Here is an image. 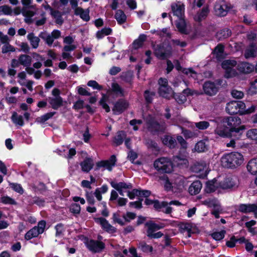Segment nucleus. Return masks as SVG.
Listing matches in <instances>:
<instances>
[{
  "label": "nucleus",
  "instance_id": "5701e85b",
  "mask_svg": "<svg viewBox=\"0 0 257 257\" xmlns=\"http://www.w3.org/2000/svg\"><path fill=\"white\" fill-rule=\"evenodd\" d=\"M202 186V185L200 181H195L189 186L188 192L191 195H196L200 192Z\"/></svg>",
  "mask_w": 257,
  "mask_h": 257
},
{
  "label": "nucleus",
  "instance_id": "09e8293b",
  "mask_svg": "<svg viewBox=\"0 0 257 257\" xmlns=\"http://www.w3.org/2000/svg\"><path fill=\"white\" fill-rule=\"evenodd\" d=\"M226 231L222 230L219 232H214L211 234L212 237L216 241H220L222 240L225 236Z\"/></svg>",
  "mask_w": 257,
  "mask_h": 257
},
{
  "label": "nucleus",
  "instance_id": "393cba45",
  "mask_svg": "<svg viewBox=\"0 0 257 257\" xmlns=\"http://www.w3.org/2000/svg\"><path fill=\"white\" fill-rule=\"evenodd\" d=\"M147 36L146 35L142 34L139 35L138 39L135 40L132 43V47L134 50H138L143 47L144 44L146 41Z\"/></svg>",
  "mask_w": 257,
  "mask_h": 257
},
{
  "label": "nucleus",
  "instance_id": "de8ad7c7",
  "mask_svg": "<svg viewBox=\"0 0 257 257\" xmlns=\"http://www.w3.org/2000/svg\"><path fill=\"white\" fill-rule=\"evenodd\" d=\"M31 203L32 204H36L40 207H43L45 205V200L44 198L35 196L33 198Z\"/></svg>",
  "mask_w": 257,
  "mask_h": 257
},
{
  "label": "nucleus",
  "instance_id": "f257e3e1",
  "mask_svg": "<svg viewBox=\"0 0 257 257\" xmlns=\"http://www.w3.org/2000/svg\"><path fill=\"white\" fill-rule=\"evenodd\" d=\"M241 120L238 116H224L220 118L215 130V133L222 138L239 139L245 130L241 125Z\"/></svg>",
  "mask_w": 257,
  "mask_h": 257
},
{
  "label": "nucleus",
  "instance_id": "2eb2a0df",
  "mask_svg": "<svg viewBox=\"0 0 257 257\" xmlns=\"http://www.w3.org/2000/svg\"><path fill=\"white\" fill-rule=\"evenodd\" d=\"M172 163L173 167L181 168L187 167L188 164V161L186 156L179 154L173 156Z\"/></svg>",
  "mask_w": 257,
  "mask_h": 257
},
{
  "label": "nucleus",
  "instance_id": "9d476101",
  "mask_svg": "<svg viewBox=\"0 0 257 257\" xmlns=\"http://www.w3.org/2000/svg\"><path fill=\"white\" fill-rule=\"evenodd\" d=\"M203 90L206 95L212 96L217 93L219 91V87L216 86L215 82L208 80L203 84Z\"/></svg>",
  "mask_w": 257,
  "mask_h": 257
},
{
  "label": "nucleus",
  "instance_id": "3c124183",
  "mask_svg": "<svg viewBox=\"0 0 257 257\" xmlns=\"http://www.w3.org/2000/svg\"><path fill=\"white\" fill-rule=\"evenodd\" d=\"M1 202L4 204L16 205L17 204L13 198L8 196L2 197Z\"/></svg>",
  "mask_w": 257,
  "mask_h": 257
},
{
  "label": "nucleus",
  "instance_id": "774afa93",
  "mask_svg": "<svg viewBox=\"0 0 257 257\" xmlns=\"http://www.w3.org/2000/svg\"><path fill=\"white\" fill-rule=\"evenodd\" d=\"M237 242V238L234 235H232L229 240L226 242V245L229 248H233Z\"/></svg>",
  "mask_w": 257,
  "mask_h": 257
},
{
  "label": "nucleus",
  "instance_id": "b1692460",
  "mask_svg": "<svg viewBox=\"0 0 257 257\" xmlns=\"http://www.w3.org/2000/svg\"><path fill=\"white\" fill-rule=\"evenodd\" d=\"M48 100L51 107L55 110H57L63 105V100L61 96H59V97H49Z\"/></svg>",
  "mask_w": 257,
  "mask_h": 257
},
{
  "label": "nucleus",
  "instance_id": "680f3d73",
  "mask_svg": "<svg viewBox=\"0 0 257 257\" xmlns=\"http://www.w3.org/2000/svg\"><path fill=\"white\" fill-rule=\"evenodd\" d=\"M55 228L56 229L55 236L56 237L59 236L62 234L64 231V224L62 223H58L55 226Z\"/></svg>",
  "mask_w": 257,
  "mask_h": 257
},
{
  "label": "nucleus",
  "instance_id": "13d9d810",
  "mask_svg": "<svg viewBox=\"0 0 257 257\" xmlns=\"http://www.w3.org/2000/svg\"><path fill=\"white\" fill-rule=\"evenodd\" d=\"M87 85L89 87L93 88V89H94L101 90L103 89V86L101 85H99L95 80H89L87 82Z\"/></svg>",
  "mask_w": 257,
  "mask_h": 257
},
{
  "label": "nucleus",
  "instance_id": "cd10ccee",
  "mask_svg": "<svg viewBox=\"0 0 257 257\" xmlns=\"http://www.w3.org/2000/svg\"><path fill=\"white\" fill-rule=\"evenodd\" d=\"M126 137V134L123 131H118L116 135L114 137L113 142L116 146H118L123 143L124 138Z\"/></svg>",
  "mask_w": 257,
  "mask_h": 257
},
{
  "label": "nucleus",
  "instance_id": "6ab92c4d",
  "mask_svg": "<svg viewBox=\"0 0 257 257\" xmlns=\"http://www.w3.org/2000/svg\"><path fill=\"white\" fill-rule=\"evenodd\" d=\"M172 88L171 86H168L165 87H159L158 88V93L159 95L167 99H170L173 95Z\"/></svg>",
  "mask_w": 257,
  "mask_h": 257
},
{
  "label": "nucleus",
  "instance_id": "6e6d98bb",
  "mask_svg": "<svg viewBox=\"0 0 257 257\" xmlns=\"http://www.w3.org/2000/svg\"><path fill=\"white\" fill-rule=\"evenodd\" d=\"M139 248L144 252H152L153 248L152 246L147 244L146 242H141L139 244Z\"/></svg>",
  "mask_w": 257,
  "mask_h": 257
},
{
  "label": "nucleus",
  "instance_id": "bb28decb",
  "mask_svg": "<svg viewBox=\"0 0 257 257\" xmlns=\"http://www.w3.org/2000/svg\"><path fill=\"white\" fill-rule=\"evenodd\" d=\"M224 46L221 43L218 44L214 49L212 53L215 55L216 58L218 60H220L224 58L223 54L224 52Z\"/></svg>",
  "mask_w": 257,
  "mask_h": 257
},
{
  "label": "nucleus",
  "instance_id": "4c0bfd02",
  "mask_svg": "<svg viewBox=\"0 0 257 257\" xmlns=\"http://www.w3.org/2000/svg\"><path fill=\"white\" fill-rule=\"evenodd\" d=\"M27 38L30 41L31 45L33 48L36 49L38 47L40 41L39 37L35 36L33 33H31L28 35Z\"/></svg>",
  "mask_w": 257,
  "mask_h": 257
},
{
  "label": "nucleus",
  "instance_id": "c9c22d12",
  "mask_svg": "<svg viewBox=\"0 0 257 257\" xmlns=\"http://www.w3.org/2000/svg\"><path fill=\"white\" fill-rule=\"evenodd\" d=\"M11 119L13 122L16 124L19 125L21 126L24 125V121L23 117L21 115H18L17 112L14 111L11 116Z\"/></svg>",
  "mask_w": 257,
  "mask_h": 257
},
{
  "label": "nucleus",
  "instance_id": "a211bd4d",
  "mask_svg": "<svg viewBox=\"0 0 257 257\" xmlns=\"http://www.w3.org/2000/svg\"><path fill=\"white\" fill-rule=\"evenodd\" d=\"M237 69L240 73L248 74L253 71L254 66L248 62H243L238 65Z\"/></svg>",
  "mask_w": 257,
  "mask_h": 257
},
{
  "label": "nucleus",
  "instance_id": "f8f14e48",
  "mask_svg": "<svg viewBox=\"0 0 257 257\" xmlns=\"http://www.w3.org/2000/svg\"><path fill=\"white\" fill-rule=\"evenodd\" d=\"M236 210L243 213L253 212L257 218V205L255 204H240L237 206Z\"/></svg>",
  "mask_w": 257,
  "mask_h": 257
},
{
  "label": "nucleus",
  "instance_id": "5fc2aeb1",
  "mask_svg": "<svg viewBox=\"0 0 257 257\" xmlns=\"http://www.w3.org/2000/svg\"><path fill=\"white\" fill-rule=\"evenodd\" d=\"M11 188L14 190L15 192L23 194L24 193V189L21 184L12 183L10 184Z\"/></svg>",
  "mask_w": 257,
  "mask_h": 257
},
{
  "label": "nucleus",
  "instance_id": "0e129e2a",
  "mask_svg": "<svg viewBox=\"0 0 257 257\" xmlns=\"http://www.w3.org/2000/svg\"><path fill=\"white\" fill-rule=\"evenodd\" d=\"M236 74L235 70L232 68H228L227 70H225L224 76L226 78H230L235 76Z\"/></svg>",
  "mask_w": 257,
  "mask_h": 257
},
{
  "label": "nucleus",
  "instance_id": "c756f323",
  "mask_svg": "<svg viewBox=\"0 0 257 257\" xmlns=\"http://www.w3.org/2000/svg\"><path fill=\"white\" fill-rule=\"evenodd\" d=\"M145 226L147 227V235L158 230V228H159L158 226V224L152 220L146 222L145 223Z\"/></svg>",
  "mask_w": 257,
  "mask_h": 257
},
{
  "label": "nucleus",
  "instance_id": "a18cd8bd",
  "mask_svg": "<svg viewBox=\"0 0 257 257\" xmlns=\"http://www.w3.org/2000/svg\"><path fill=\"white\" fill-rule=\"evenodd\" d=\"M172 98H174L179 104L184 103L187 100L186 97L184 94L180 93H177L174 91L173 92Z\"/></svg>",
  "mask_w": 257,
  "mask_h": 257
},
{
  "label": "nucleus",
  "instance_id": "e433bc0d",
  "mask_svg": "<svg viewBox=\"0 0 257 257\" xmlns=\"http://www.w3.org/2000/svg\"><path fill=\"white\" fill-rule=\"evenodd\" d=\"M209 13V9L207 7H204L202 8L201 12L197 14V16L195 18L196 21L201 22L203 20L206 19Z\"/></svg>",
  "mask_w": 257,
  "mask_h": 257
},
{
  "label": "nucleus",
  "instance_id": "6e6552de",
  "mask_svg": "<svg viewBox=\"0 0 257 257\" xmlns=\"http://www.w3.org/2000/svg\"><path fill=\"white\" fill-rule=\"evenodd\" d=\"M231 8L228 6L225 1H220L216 2L214 10L215 14L219 17L225 16Z\"/></svg>",
  "mask_w": 257,
  "mask_h": 257
},
{
  "label": "nucleus",
  "instance_id": "4be33fe9",
  "mask_svg": "<svg viewBox=\"0 0 257 257\" xmlns=\"http://www.w3.org/2000/svg\"><path fill=\"white\" fill-rule=\"evenodd\" d=\"M74 14L76 16H79L85 22H88L90 20L89 10L88 9L84 10L82 8H77L74 10Z\"/></svg>",
  "mask_w": 257,
  "mask_h": 257
},
{
  "label": "nucleus",
  "instance_id": "aec40b11",
  "mask_svg": "<svg viewBox=\"0 0 257 257\" xmlns=\"http://www.w3.org/2000/svg\"><path fill=\"white\" fill-rule=\"evenodd\" d=\"M111 93L116 97H124L126 95L124 90L116 82L111 83Z\"/></svg>",
  "mask_w": 257,
  "mask_h": 257
},
{
  "label": "nucleus",
  "instance_id": "ea45409f",
  "mask_svg": "<svg viewBox=\"0 0 257 257\" xmlns=\"http://www.w3.org/2000/svg\"><path fill=\"white\" fill-rule=\"evenodd\" d=\"M101 167L106 168L109 171H111L112 166L106 160H102L96 163V166L94 169L95 171L98 170Z\"/></svg>",
  "mask_w": 257,
  "mask_h": 257
},
{
  "label": "nucleus",
  "instance_id": "20e7f679",
  "mask_svg": "<svg viewBox=\"0 0 257 257\" xmlns=\"http://www.w3.org/2000/svg\"><path fill=\"white\" fill-rule=\"evenodd\" d=\"M148 130L153 135L164 134L166 126L165 122H159L155 117L150 116L146 120Z\"/></svg>",
  "mask_w": 257,
  "mask_h": 257
},
{
  "label": "nucleus",
  "instance_id": "bf43d9fd",
  "mask_svg": "<svg viewBox=\"0 0 257 257\" xmlns=\"http://www.w3.org/2000/svg\"><path fill=\"white\" fill-rule=\"evenodd\" d=\"M72 108L75 110H79L84 108V101L83 100L79 99L74 102Z\"/></svg>",
  "mask_w": 257,
  "mask_h": 257
},
{
  "label": "nucleus",
  "instance_id": "4d7b16f0",
  "mask_svg": "<svg viewBox=\"0 0 257 257\" xmlns=\"http://www.w3.org/2000/svg\"><path fill=\"white\" fill-rule=\"evenodd\" d=\"M136 217V213L132 212H126V214L122 216L126 222H130L132 220L135 219Z\"/></svg>",
  "mask_w": 257,
  "mask_h": 257
},
{
  "label": "nucleus",
  "instance_id": "052dcab7",
  "mask_svg": "<svg viewBox=\"0 0 257 257\" xmlns=\"http://www.w3.org/2000/svg\"><path fill=\"white\" fill-rule=\"evenodd\" d=\"M195 126L199 130H204L209 126V123L207 121H201L196 122Z\"/></svg>",
  "mask_w": 257,
  "mask_h": 257
},
{
  "label": "nucleus",
  "instance_id": "79ce46f5",
  "mask_svg": "<svg viewBox=\"0 0 257 257\" xmlns=\"http://www.w3.org/2000/svg\"><path fill=\"white\" fill-rule=\"evenodd\" d=\"M176 27L180 33L187 34L186 24L184 20H181L178 22H176Z\"/></svg>",
  "mask_w": 257,
  "mask_h": 257
},
{
  "label": "nucleus",
  "instance_id": "a878e982",
  "mask_svg": "<svg viewBox=\"0 0 257 257\" xmlns=\"http://www.w3.org/2000/svg\"><path fill=\"white\" fill-rule=\"evenodd\" d=\"M162 141L165 146H166L170 149L175 148L177 145L176 140L169 135H165L164 137L162 138Z\"/></svg>",
  "mask_w": 257,
  "mask_h": 257
},
{
  "label": "nucleus",
  "instance_id": "e2e57ef3",
  "mask_svg": "<svg viewBox=\"0 0 257 257\" xmlns=\"http://www.w3.org/2000/svg\"><path fill=\"white\" fill-rule=\"evenodd\" d=\"M178 226L180 230L187 231L192 228V224L189 223H181L178 224Z\"/></svg>",
  "mask_w": 257,
  "mask_h": 257
},
{
  "label": "nucleus",
  "instance_id": "72a5a7b5",
  "mask_svg": "<svg viewBox=\"0 0 257 257\" xmlns=\"http://www.w3.org/2000/svg\"><path fill=\"white\" fill-rule=\"evenodd\" d=\"M20 64L24 66H29L31 64L32 58L26 54H21L19 57Z\"/></svg>",
  "mask_w": 257,
  "mask_h": 257
},
{
  "label": "nucleus",
  "instance_id": "864d4df0",
  "mask_svg": "<svg viewBox=\"0 0 257 257\" xmlns=\"http://www.w3.org/2000/svg\"><path fill=\"white\" fill-rule=\"evenodd\" d=\"M246 136L248 138L254 140L257 143V128L248 130L246 133Z\"/></svg>",
  "mask_w": 257,
  "mask_h": 257
},
{
  "label": "nucleus",
  "instance_id": "603ef678",
  "mask_svg": "<svg viewBox=\"0 0 257 257\" xmlns=\"http://www.w3.org/2000/svg\"><path fill=\"white\" fill-rule=\"evenodd\" d=\"M257 82V79L250 83V86L247 91L248 95L252 96L257 93V87L255 86V83Z\"/></svg>",
  "mask_w": 257,
  "mask_h": 257
},
{
  "label": "nucleus",
  "instance_id": "2f4dec72",
  "mask_svg": "<svg viewBox=\"0 0 257 257\" xmlns=\"http://www.w3.org/2000/svg\"><path fill=\"white\" fill-rule=\"evenodd\" d=\"M234 186V183L232 179L230 178H225L223 181L219 182V186L223 189H227L232 188Z\"/></svg>",
  "mask_w": 257,
  "mask_h": 257
},
{
  "label": "nucleus",
  "instance_id": "423d86ee",
  "mask_svg": "<svg viewBox=\"0 0 257 257\" xmlns=\"http://www.w3.org/2000/svg\"><path fill=\"white\" fill-rule=\"evenodd\" d=\"M154 167L156 170L161 173H170L173 170L172 162L167 161L164 157L160 158L155 161Z\"/></svg>",
  "mask_w": 257,
  "mask_h": 257
},
{
  "label": "nucleus",
  "instance_id": "f3484780",
  "mask_svg": "<svg viewBox=\"0 0 257 257\" xmlns=\"http://www.w3.org/2000/svg\"><path fill=\"white\" fill-rule=\"evenodd\" d=\"M80 165L83 172L88 173L94 166L93 159L89 157H86L80 163Z\"/></svg>",
  "mask_w": 257,
  "mask_h": 257
},
{
  "label": "nucleus",
  "instance_id": "a19ab883",
  "mask_svg": "<svg viewBox=\"0 0 257 257\" xmlns=\"http://www.w3.org/2000/svg\"><path fill=\"white\" fill-rule=\"evenodd\" d=\"M56 113V112L55 111L47 112L40 117H37L36 118V121L39 123H43L46 121L52 118Z\"/></svg>",
  "mask_w": 257,
  "mask_h": 257
},
{
  "label": "nucleus",
  "instance_id": "dca6fc26",
  "mask_svg": "<svg viewBox=\"0 0 257 257\" xmlns=\"http://www.w3.org/2000/svg\"><path fill=\"white\" fill-rule=\"evenodd\" d=\"M171 8L173 15L178 17L182 16L184 13L185 6L180 2L172 3Z\"/></svg>",
  "mask_w": 257,
  "mask_h": 257
},
{
  "label": "nucleus",
  "instance_id": "69168bd1",
  "mask_svg": "<svg viewBox=\"0 0 257 257\" xmlns=\"http://www.w3.org/2000/svg\"><path fill=\"white\" fill-rule=\"evenodd\" d=\"M162 178L165 180V182L164 186L165 190L166 191H170L172 188V184L170 182L169 178L167 176H164L163 177H162Z\"/></svg>",
  "mask_w": 257,
  "mask_h": 257
},
{
  "label": "nucleus",
  "instance_id": "338daca9",
  "mask_svg": "<svg viewBox=\"0 0 257 257\" xmlns=\"http://www.w3.org/2000/svg\"><path fill=\"white\" fill-rule=\"evenodd\" d=\"M120 215L118 212L113 213L112 214V220L114 223H117L121 226L124 225V222L119 218Z\"/></svg>",
  "mask_w": 257,
  "mask_h": 257
},
{
  "label": "nucleus",
  "instance_id": "0eeeda50",
  "mask_svg": "<svg viewBox=\"0 0 257 257\" xmlns=\"http://www.w3.org/2000/svg\"><path fill=\"white\" fill-rule=\"evenodd\" d=\"M245 107V103L242 101H231L226 104L225 110L227 113L233 115L239 114L242 115V110Z\"/></svg>",
  "mask_w": 257,
  "mask_h": 257
},
{
  "label": "nucleus",
  "instance_id": "f03ea898",
  "mask_svg": "<svg viewBox=\"0 0 257 257\" xmlns=\"http://www.w3.org/2000/svg\"><path fill=\"white\" fill-rule=\"evenodd\" d=\"M221 165L228 169H234L241 165L243 156L238 152H231L224 154L220 160Z\"/></svg>",
  "mask_w": 257,
  "mask_h": 257
},
{
  "label": "nucleus",
  "instance_id": "c85d7f7f",
  "mask_svg": "<svg viewBox=\"0 0 257 257\" xmlns=\"http://www.w3.org/2000/svg\"><path fill=\"white\" fill-rule=\"evenodd\" d=\"M246 168L247 171L252 175L257 174V158L250 160L247 163Z\"/></svg>",
  "mask_w": 257,
  "mask_h": 257
},
{
  "label": "nucleus",
  "instance_id": "58836bf2",
  "mask_svg": "<svg viewBox=\"0 0 257 257\" xmlns=\"http://www.w3.org/2000/svg\"><path fill=\"white\" fill-rule=\"evenodd\" d=\"M231 31L228 28H225L221 30L217 33V36L219 40L225 39L231 36Z\"/></svg>",
  "mask_w": 257,
  "mask_h": 257
},
{
  "label": "nucleus",
  "instance_id": "39448f33",
  "mask_svg": "<svg viewBox=\"0 0 257 257\" xmlns=\"http://www.w3.org/2000/svg\"><path fill=\"white\" fill-rule=\"evenodd\" d=\"M84 237V243L87 248L93 253L101 252L105 247V243L100 240L89 239L87 236L82 235Z\"/></svg>",
  "mask_w": 257,
  "mask_h": 257
},
{
  "label": "nucleus",
  "instance_id": "4468645a",
  "mask_svg": "<svg viewBox=\"0 0 257 257\" xmlns=\"http://www.w3.org/2000/svg\"><path fill=\"white\" fill-rule=\"evenodd\" d=\"M110 184L111 186L117 190L121 196L124 195L123 189H132L133 188V185L131 183H126L124 182H120L117 183L114 181H111Z\"/></svg>",
  "mask_w": 257,
  "mask_h": 257
},
{
  "label": "nucleus",
  "instance_id": "7c9ffc66",
  "mask_svg": "<svg viewBox=\"0 0 257 257\" xmlns=\"http://www.w3.org/2000/svg\"><path fill=\"white\" fill-rule=\"evenodd\" d=\"M114 18L119 25L124 24L126 21V16L124 12L121 10H118L116 11L114 15Z\"/></svg>",
  "mask_w": 257,
  "mask_h": 257
},
{
  "label": "nucleus",
  "instance_id": "7ed1b4c3",
  "mask_svg": "<svg viewBox=\"0 0 257 257\" xmlns=\"http://www.w3.org/2000/svg\"><path fill=\"white\" fill-rule=\"evenodd\" d=\"M155 56L160 60H166L172 54V47L170 43L162 42L159 44H152Z\"/></svg>",
  "mask_w": 257,
  "mask_h": 257
},
{
  "label": "nucleus",
  "instance_id": "ddd939ff",
  "mask_svg": "<svg viewBox=\"0 0 257 257\" xmlns=\"http://www.w3.org/2000/svg\"><path fill=\"white\" fill-rule=\"evenodd\" d=\"M151 192L148 190H142L141 189H133L131 191H127V196L130 199H134L136 196L138 197H149Z\"/></svg>",
  "mask_w": 257,
  "mask_h": 257
},
{
  "label": "nucleus",
  "instance_id": "f704fd0d",
  "mask_svg": "<svg viewBox=\"0 0 257 257\" xmlns=\"http://www.w3.org/2000/svg\"><path fill=\"white\" fill-rule=\"evenodd\" d=\"M257 51V48L254 46V44H251L249 47L247 48L244 51V57L246 58H249L251 57H254L256 55Z\"/></svg>",
  "mask_w": 257,
  "mask_h": 257
},
{
  "label": "nucleus",
  "instance_id": "9b49d317",
  "mask_svg": "<svg viewBox=\"0 0 257 257\" xmlns=\"http://www.w3.org/2000/svg\"><path fill=\"white\" fill-rule=\"evenodd\" d=\"M93 219L95 223L100 225L101 228L108 233H115L116 232V228L111 225L108 221L102 217H94Z\"/></svg>",
  "mask_w": 257,
  "mask_h": 257
},
{
  "label": "nucleus",
  "instance_id": "37998d69",
  "mask_svg": "<svg viewBox=\"0 0 257 257\" xmlns=\"http://www.w3.org/2000/svg\"><path fill=\"white\" fill-rule=\"evenodd\" d=\"M155 95V92L150 91L149 90H146L144 93V96L146 103L150 104L152 103L153 97Z\"/></svg>",
  "mask_w": 257,
  "mask_h": 257
},
{
  "label": "nucleus",
  "instance_id": "1a4fd4ad",
  "mask_svg": "<svg viewBox=\"0 0 257 257\" xmlns=\"http://www.w3.org/2000/svg\"><path fill=\"white\" fill-rule=\"evenodd\" d=\"M129 103L127 100L119 98L114 103L112 110L114 114H120L127 109Z\"/></svg>",
  "mask_w": 257,
  "mask_h": 257
},
{
  "label": "nucleus",
  "instance_id": "49530a36",
  "mask_svg": "<svg viewBox=\"0 0 257 257\" xmlns=\"http://www.w3.org/2000/svg\"><path fill=\"white\" fill-rule=\"evenodd\" d=\"M215 181H210L206 183L205 191L207 193H210L215 192L217 187L215 185Z\"/></svg>",
  "mask_w": 257,
  "mask_h": 257
},
{
  "label": "nucleus",
  "instance_id": "412c9836",
  "mask_svg": "<svg viewBox=\"0 0 257 257\" xmlns=\"http://www.w3.org/2000/svg\"><path fill=\"white\" fill-rule=\"evenodd\" d=\"M149 197H145V204L146 205H151L153 204L154 208L157 211L160 212L162 206H164L166 203L164 202H160L159 200H152L148 198Z\"/></svg>",
  "mask_w": 257,
  "mask_h": 257
},
{
  "label": "nucleus",
  "instance_id": "8fccbe9b",
  "mask_svg": "<svg viewBox=\"0 0 257 257\" xmlns=\"http://www.w3.org/2000/svg\"><path fill=\"white\" fill-rule=\"evenodd\" d=\"M81 207L79 204L72 203L69 207V211L73 214H79L80 213Z\"/></svg>",
  "mask_w": 257,
  "mask_h": 257
},
{
  "label": "nucleus",
  "instance_id": "c03bdc74",
  "mask_svg": "<svg viewBox=\"0 0 257 257\" xmlns=\"http://www.w3.org/2000/svg\"><path fill=\"white\" fill-rule=\"evenodd\" d=\"M195 149L199 153L204 152L208 150V147L206 143L203 140H201L196 144Z\"/></svg>",
  "mask_w": 257,
  "mask_h": 257
},
{
  "label": "nucleus",
  "instance_id": "473e14b6",
  "mask_svg": "<svg viewBox=\"0 0 257 257\" xmlns=\"http://www.w3.org/2000/svg\"><path fill=\"white\" fill-rule=\"evenodd\" d=\"M39 234H41L39 230L36 228V227H33L26 232L25 235V239L29 240L33 238L38 237Z\"/></svg>",
  "mask_w": 257,
  "mask_h": 257
}]
</instances>
